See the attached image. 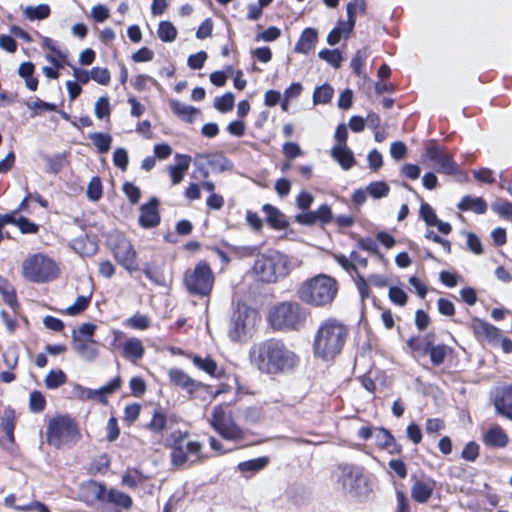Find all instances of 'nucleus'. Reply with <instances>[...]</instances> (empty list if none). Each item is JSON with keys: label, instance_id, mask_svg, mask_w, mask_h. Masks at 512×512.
Returning <instances> with one entry per match:
<instances>
[{"label": "nucleus", "instance_id": "14", "mask_svg": "<svg viewBox=\"0 0 512 512\" xmlns=\"http://www.w3.org/2000/svg\"><path fill=\"white\" fill-rule=\"evenodd\" d=\"M423 157L433 163L438 173L445 175H456L460 168L449 150L445 146H440L435 139H430L425 143Z\"/></svg>", "mask_w": 512, "mask_h": 512}, {"label": "nucleus", "instance_id": "64", "mask_svg": "<svg viewBox=\"0 0 512 512\" xmlns=\"http://www.w3.org/2000/svg\"><path fill=\"white\" fill-rule=\"evenodd\" d=\"M396 512H411L410 501L401 490L396 491Z\"/></svg>", "mask_w": 512, "mask_h": 512}, {"label": "nucleus", "instance_id": "39", "mask_svg": "<svg viewBox=\"0 0 512 512\" xmlns=\"http://www.w3.org/2000/svg\"><path fill=\"white\" fill-rule=\"evenodd\" d=\"M67 381L66 374L61 369L51 370L45 377L44 383L48 389H57Z\"/></svg>", "mask_w": 512, "mask_h": 512}, {"label": "nucleus", "instance_id": "31", "mask_svg": "<svg viewBox=\"0 0 512 512\" xmlns=\"http://www.w3.org/2000/svg\"><path fill=\"white\" fill-rule=\"evenodd\" d=\"M359 10L361 13L366 11V3L364 0H354L347 4V21H340L342 26H346L348 32H352L356 23V12Z\"/></svg>", "mask_w": 512, "mask_h": 512}, {"label": "nucleus", "instance_id": "42", "mask_svg": "<svg viewBox=\"0 0 512 512\" xmlns=\"http://www.w3.org/2000/svg\"><path fill=\"white\" fill-rule=\"evenodd\" d=\"M334 90L329 84L316 87L313 93L314 104H327L331 101Z\"/></svg>", "mask_w": 512, "mask_h": 512}, {"label": "nucleus", "instance_id": "36", "mask_svg": "<svg viewBox=\"0 0 512 512\" xmlns=\"http://www.w3.org/2000/svg\"><path fill=\"white\" fill-rule=\"evenodd\" d=\"M98 152L106 153L111 148L112 137L108 133L94 132L88 135Z\"/></svg>", "mask_w": 512, "mask_h": 512}, {"label": "nucleus", "instance_id": "35", "mask_svg": "<svg viewBox=\"0 0 512 512\" xmlns=\"http://www.w3.org/2000/svg\"><path fill=\"white\" fill-rule=\"evenodd\" d=\"M167 426V415L162 408H157L152 414L147 428L154 433H162Z\"/></svg>", "mask_w": 512, "mask_h": 512}, {"label": "nucleus", "instance_id": "50", "mask_svg": "<svg viewBox=\"0 0 512 512\" xmlns=\"http://www.w3.org/2000/svg\"><path fill=\"white\" fill-rule=\"evenodd\" d=\"M110 103L107 97H100L94 105V113L98 119H106L110 116Z\"/></svg>", "mask_w": 512, "mask_h": 512}, {"label": "nucleus", "instance_id": "22", "mask_svg": "<svg viewBox=\"0 0 512 512\" xmlns=\"http://www.w3.org/2000/svg\"><path fill=\"white\" fill-rule=\"evenodd\" d=\"M73 348L85 361H93L98 355L96 343L93 340L82 339L73 331Z\"/></svg>", "mask_w": 512, "mask_h": 512}, {"label": "nucleus", "instance_id": "58", "mask_svg": "<svg viewBox=\"0 0 512 512\" xmlns=\"http://www.w3.org/2000/svg\"><path fill=\"white\" fill-rule=\"evenodd\" d=\"M45 398L39 391H33L30 394L29 406L33 412H41L45 408Z\"/></svg>", "mask_w": 512, "mask_h": 512}, {"label": "nucleus", "instance_id": "48", "mask_svg": "<svg viewBox=\"0 0 512 512\" xmlns=\"http://www.w3.org/2000/svg\"><path fill=\"white\" fill-rule=\"evenodd\" d=\"M352 32L346 30V26H342L340 22L338 26L334 27L327 36V42L329 45L334 46L340 42L342 37L348 38Z\"/></svg>", "mask_w": 512, "mask_h": 512}, {"label": "nucleus", "instance_id": "43", "mask_svg": "<svg viewBox=\"0 0 512 512\" xmlns=\"http://www.w3.org/2000/svg\"><path fill=\"white\" fill-rule=\"evenodd\" d=\"M1 428L8 440L13 443L14 442V414L11 410H5L3 416L1 417Z\"/></svg>", "mask_w": 512, "mask_h": 512}, {"label": "nucleus", "instance_id": "52", "mask_svg": "<svg viewBox=\"0 0 512 512\" xmlns=\"http://www.w3.org/2000/svg\"><path fill=\"white\" fill-rule=\"evenodd\" d=\"M388 467L401 480L408 475L407 465L402 459H391L388 462Z\"/></svg>", "mask_w": 512, "mask_h": 512}, {"label": "nucleus", "instance_id": "51", "mask_svg": "<svg viewBox=\"0 0 512 512\" xmlns=\"http://www.w3.org/2000/svg\"><path fill=\"white\" fill-rule=\"evenodd\" d=\"M420 217L425 221L428 226H435L437 224V215L433 208L426 202L420 205Z\"/></svg>", "mask_w": 512, "mask_h": 512}, {"label": "nucleus", "instance_id": "12", "mask_svg": "<svg viewBox=\"0 0 512 512\" xmlns=\"http://www.w3.org/2000/svg\"><path fill=\"white\" fill-rule=\"evenodd\" d=\"M23 276L34 283H45L59 274L57 263L47 255L36 253L22 264Z\"/></svg>", "mask_w": 512, "mask_h": 512}, {"label": "nucleus", "instance_id": "62", "mask_svg": "<svg viewBox=\"0 0 512 512\" xmlns=\"http://www.w3.org/2000/svg\"><path fill=\"white\" fill-rule=\"evenodd\" d=\"M131 394L135 397H141L147 390L146 382L141 377H133L130 379Z\"/></svg>", "mask_w": 512, "mask_h": 512}, {"label": "nucleus", "instance_id": "29", "mask_svg": "<svg viewBox=\"0 0 512 512\" xmlns=\"http://www.w3.org/2000/svg\"><path fill=\"white\" fill-rule=\"evenodd\" d=\"M331 156L344 170L351 169L356 163L353 152L347 146H334Z\"/></svg>", "mask_w": 512, "mask_h": 512}, {"label": "nucleus", "instance_id": "9", "mask_svg": "<svg viewBox=\"0 0 512 512\" xmlns=\"http://www.w3.org/2000/svg\"><path fill=\"white\" fill-rule=\"evenodd\" d=\"M215 275L206 260L198 261L193 268H188L183 274V285L192 296L208 297L213 291Z\"/></svg>", "mask_w": 512, "mask_h": 512}, {"label": "nucleus", "instance_id": "20", "mask_svg": "<svg viewBox=\"0 0 512 512\" xmlns=\"http://www.w3.org/2000/svg\"><path fill=\"white\" fill-rule=\"evenodd\" d=\"M496 413L512 421V384L503 386L493 400Z\"/></svg>", "mask_w": 512, "mask_h": 512}, {"label": "nucleus", "instance_id": "1", "mask_svg": "<svg viewBox=\"0 0 512 512\" xmlns=\"http://www.w3.org/2000/svg\"><path fill=\"white\" fill-rule=\"evenodd\" d=\"M252 364L263 374L280 375L300 364V357L290 350L282 339L269 338L253 345L250 350Z\"/></svg>", "mask_w": 512, "mask_h": 512}, {"label": "nucleus", "instance_id": "49", "mask_svg": "<svg viewBox=\"0 0 512 512\" xmlns=\"http://www.w3.org/2000/svg\"><path fill=\"white\" fill-rule=\"evenodd\" d=\"M480 446L475 441H469L461 452V458L468 462H474L479 457Z\"/></svg>", "mask_w": 512, "mask_h": 512}, {"label": "nucleus", "instance_id": "11", "mask_svg": "<svg viewBox=\"0 0 512 512\" xmlns=\"http://www.w3.org/2000/svg\"><path fill=\"white\" fill-rule=\"evenodd\" d=\"M211 427L224 439L242 441L245 439L244 430L234 421L229 403H221L213 407Z\"/></svg>", "mask_w": 512, "mask_h": 512}, {"label": "nucleus", "instance_id": "38", "mask_svg": "<svg viewBox=\"0 0 512 512\" xmlns=\"http://www.w3.org/2000/svg\"><path fill=\"white\" fill-rule=\"evenodd\" d=\"M269 463V457L263 456L255 459H250L239 463L238 468L241 472H259L264 469Z\"/></svg>", "mask_w": 512, "mask_h": 512}, {"label": "nucleus", "instance_id": "46", "mask_svg": "<svg viewBox=\"0 0 512 512\" xmlns=\"http://www.w3.org/2000/svg\"><path fill=\"white\" fill-rule=\"evenodd\" d=\"M388 298L393 304L400 307L405 306L408 302L407 293L398 286H391L389 288Z\"/></svg>", "mask_w": 512, "mask_h": 512}, {"label": "nucleus", "instance_id": "56", "mask_svg": "<svg viewBox=\"0 0 512 512\" xmlns=\"http://www.w3.org/2000/svg\"><path fill=\"white\" fill-rule=\"evenodd\" d=\"M228 74H233V67L232 66H226L224 71H214L210 74V81L212 84H214L217 87H222L225 85Z\"/></svg>", "mask_w": 512, "mask_h": 512}, {"label": "nucleus", "instance_id": "19", "mask_svg": "<svg viewBox=\"0 0 512 512\" xmlns=\"http://www.w3.org/2000/svg\"><path fill=\"white\" fill-rule=\"evenodd\" d=\"M159 205L160 202L156 197H152L148 203L141 205L138 223L142 228L151 229L160 224Z\"/></svg>", "mask_w": 512, "mask_h": 512}, {"label": "nucleus", "instance_id": "40", "mask_svg": "<svg viewBox=\"0 0 512 512\" xmlns=\"http://www.w3.org/2000/svg\"><path fill=\"white\" fill-rule=\"evenodd\" d=\"M0 293L2 294L3 301L10 307H14L17 304V298L13 286L7 279L0 275Z\"/></svg>", "mask_w": 512, "mask_h": 512}, {"label": "nucleus", "instance_id": "61", "mask_svg": "<svg viewBox=\"0 0 512 512\" xmlns=\"http://www.w3.org/2000/svg\"><path fill=\"white\" fill-rule=\"evenodd\" d=\"M89 302H90V297L79 296L76 299V301L67 308L66 311L69 315H77L87 308Z\"/></svg>", "mask_w": 512, "mask_h": 512}, {"label": "nucleus", "instance_id": "4", "mask_svg": "<svg viewBox=\"0 0 512 512\" xmlns=\"http://www.w3.org/2000/svg\"><path fill=\"white\" fill-rule=\"evenodd\" d=\"M252 269L259 281L276 283L290 274L291 261L286 254L271 250L258 254Z\"/></svg>", "mask_w": 512, "mask_h": 512}, {"label": "nucleus", "instance_id": "15", "mask_svg": "<svg viewBox=\"0 0 512 512\" xmlns=\"http://www.w3.org/2000/svg\"><path fill=\"white\" fill-rule=\"evenodd\" d=\"M256 312L251 307L243 302H238L234 310L229 328V338L233 342H240L247 334V327L250 323V318L255 316Z\"/></svg>", "mask_w": 512, "mask_h": 512}, {"label": "nucleus", "instance_id": "7", "mask_svg": "<svg viewBox=\"0 0 512 512\" xmlns=\"http://www.w3.org/2000/svg\"><path fill=\"white\" fill-rule=\"evenodd\" d=\"M188 432L177 430L167 437L168 447L171 449V462L176 466H181L188 461L194 463H203L208 456L202 453L203 444L196 440L188 438Z\"/></svg>", "mask_w": 512, "mask_h": 512}, {"label": "nucleus", "instance_id": "6", "mask_svg": "<svg viewBox=\"0 0 512 512\" xmlns=\"http://www.w3.org/2000/svg\"><path fill=\"white\" fill-rule=\"evenodd\" d=\"M81 498L88 505H104L108 512L128 509V495L113 488L107 489L105 485L93 480L82 484Z\"/></svg>", "mask_w": 512, "mask_h": 512}, {"label": "nucleus", "instance_id": "37", "mask_svg": "<svg viewBox=\"0 0 512 512\" xmlns=\"http://www.w3.org/2000/svg\"><path fill=\"white\" fill-rule=\"evenodd\" d=\"M157 35L162 42H173L178 35L176 27L170 21H161L158 25Z\"/></svg>", "mask_w": 512, "mask_h": 512}, {"label": "nucleus", "instance_id": "27", "mask_svg": "<svg viewBox=\"0 0 512 512\" xmlns=\"http://www.w3.org/2000/svg\"><path fill=\"white\" fill-rule=\"evenodd\" d=\"M193 364L200 370L204 371L211 377L215 378H221L224 375L223 369H218V365L216 361L211 358L210 356H207L205 358L201 357L200 355H193L190 357Z\"/></svg>", "mask_w": 512, "mask_h": 512}, {"label": "nucleus", "instance_id": "45", "mask_svg": "<svg viewBox=\"0 0 512 512\" xmlns=\"http://www.w3.org/2000/svg\"><path fill=\"white\" fill-rule=\"evenodd\" d=\"M235 103V97L231 92H227L222 96L216 97L214 107L221 113L230 112Z\"/></svg>", "mask_w": 512, "mask_h": 512}, {"label": "nucleus", "instance_id": "8", "mask_svg": "<svg viewBox=\"0 0 512 512\" xmlns=\"http://www.w3.org/2000/svg\"><path fill=\"white\" fill-rule=\"evenodd\" d=\"M406 346L412 358L419 361L429 356L435 367L441 366L447 356L453 352V349L444 343L435 344L434 333L411 336L406 341Z\"/></svg>", "mask_w": 512, "mask_h": 512}, {"label": "nucleus", "instance_id": "18", "mask_svg": "<svg viewBox=\"0 0 512 512\" xmlns=\"http://www.w3.org/2000/svg\"><path fill=\"white\" fill-rule=\"evenodd\" d=\"M470 329L478 342L491 345L499 344L502 331L493 324L478 317H473L470 322Z\"/></svg>", "mask_w": 512, "mask_h": 512}, {"label": "nucleus", "instance_id": "17", "mask_svg": "<svg viewBox=\"0 0 512 512\" xmlns=\"http://www.w3.org/2000/svg\"><path fill=\"white\" fill-rule=\"evenodd\" d=\"M411 481V498L419 504L427 503L434 493L436 481L424 473H421L419 476L413 474Z\"/></svg>", "mask_w": 512, "mask_h": 512}, {"label": "nucleus", "instance_id": "34", "mask_svg": "<svg viewBox=\"0 0 512 512\" xmlns=\"http://www.w3.org/2000/svg\"><path fill=\"white\" fill-rule=\"evenodd\" d=\"M23 15L30 21L43 20L49 17L50 7L47 4L37 6H27L23 10Z\"/></svg>", "mask_w": 512, "mask_h": 512}, {"label": "nucleus", "instance_id": "57", "mask_svg": "<svg viewBox=\"0 0 512 512\" xmlns=\"http://www.w3.org/2000/svg\"><path fill=\"white\" fill-rule=\"evenodd\" d=\"M87 196L92 201H97L102 196V185L98 177H93L87 187Z\"/></svg>", "mask_w": 512, "mask_h": 512}, {"label": "nucleus", "instance_id": "63", "mask_svg": "<svg viewBox=\"0 0 512 512\" xmlns=\"http://www.w3.org/2000/svg\"><path fill=\"white\" fill-rule=\"evenodd\" d=\"M493 210L497 212L502 217L510 218L512 217V203L508 200H498L493 204Z\"/></svg>", "mask_w": 512, "mask_h": 512}, {"label": "nucleus", "instance_id": "41", "mask_svg": "<svg viewBox=\"0 0 512 512\" xmlns=\"http://www.w3.org/2000/svg\"><path fill=\"white\" fill-rule=\"evenodd\" d=\"M318 56L335 69L341 67L343 57L341 52L337 49H322L319 51Z\"/></svg>", "mask_w": 512, "mask_h": 512}, {"label": "nucleus", "instance_id": "47", "mask_svg": "<svg viewBox=\"0 0 512 512\" xmlns=\"http://www.w3.org/2000/svg\"><path fill=\"white\" fill-rule=\"evenodd\" d=\"M367 191L373 198L378 199L387 196L389 194L390 187L384 181H375L368 185Z\"/></svg>", "mask_w": 512, "mask_h": 512}, {"label": "nucleus", "instance_id": "30", "mask_svg": "<svg viewBox=\"0 0 512 512\" xmlns=\"http://www.w3.org/2000/svg\"><path fill=\"white\" fill-rule=\"evenodd\" d=\"M457 208L461 211H473L476 214H484L488 206L482 197L473 198L466 195L458 203Z\"/></svg>", "mask_w": 512, "mask_h": 512}, {"label": "nucleus", "instance_id": "44", "mask_svg": "<svg viewBox=\"0 0 512 512\" xmlns=\"http://www.w3.org/2000/svg\"><path fill=\"white\" fill-rule=\"evenodd\" d=\"M26 106L33 110L32 117H36L41 112H54L57 110V106L53 103L45 102L39 98L34 101L26 102Z\"/></svg>", "mask_w": 512, "mask_h": 512}, {"label": "nucleus", "instance_id": "10", "mask_svg": "<svg viewBox=\"0 0 512 512\" xmlns=\"http://www.w3.org/2000/svg\"><path fill=\"white\" fill-rule=\"evenodd\" d=\"M46 437L50 445L60 448L75 444L80 438V432L72 417L58 415L49 420Z\"/></svg>", "mask_w": 512, "mask_h": 512}, {"label": "nucleus", "instance_id": "55", "mask_svg": "<svg viewBox=\"0 0 512 512\" xmlns=\"http://www.w3.org/2000/svg\"><path fill=\"white\" fill-rule=\"evenodd\" d=\"M354 282L357 287L358 293L360 295V298L362 301H365L370 297V287L368 282L365 280L363 275H361L359 272L355 274Z\"/></svg>", "mask_w": 512, "mask_h": 512}, {"label": "nucleus", "instance_id": "3", "mask_svg": "<svg viewBox=\"0 0 512 512\" xmlns=\"http://www.w3.org/2000/svg\"><path fill=\"white\" fill-rule=\"evenodd\" d=\"M338 293L337 281L328 275L319 274L304 281L297 290L298 298L312 306H330Z\"/></svg>", "mask_w": 512, "mask_h": 512}, {"label": "nucleus", "instance_id": "60", "mask_svg": "<svg viewBox=\"0 0 512 512\" xmlns=\"http://www.w3.org/2000/svg\"><path fill=\"white\" fill-rule=\"evenodd\" d=\"M207 57H208V55L205 51H199V52L192 54L188 57L187 64L191 69H194V70L201 69L205 64Z\"/></svg>", "mask_w": 512, "mask_h": 512}, {"label": "nucleus", "instance_id": "21", "mask_svg": "<svg viewBox=\"0 0 512 512\" xmlns=\"http://www.w3.org/2000/svg\"><path fill=\"white\" fill-rule=\"evenodd\" d=\"M482 440L487 447L500 449L508 445L509 436L500 425H494L484 433Z\"/></svg>", "mask_w": 512, "mask_h": 512}, {"label": "nucleus", "instance_id": "16", "mask_svg": "<svg viewBox=\"0 0 512 512\" xmlns=\"http://www.w3.org/2000/svg\"><path fill=\"white\" fill-rule=\"evenodd\" d=\"M168 380L172 387L184 391L189 400L195 399L198 392L204 388V385L201 382L193 379L180 368L169 369Z\"/></svg>", "mask_w": 512, "mask_h": 512}, {"label": "nucleus", "instance_id": "24", "mask_svg": "<svg viewBox=\"0 0 512 512\" xmlns=\"http://www.w3.org/2000/svg\"><path fill=\"white\" fill-rule=\"evenodd\" d=\"M262 211L266 215L267 224L274 230H284L288 228L289 222L286 216L275 206L271 204H264Z\"/></svg>", "mask_w": 512, "mask_h": 512}, {"label": "nucleus", "instance_id": "26", "mask_svg": "<svg viewBox=\"0 0 512 512\" xmlns=\"http://www.w3.org/2000/svg\"><path fill=\"white\" fill-rule=\"evenodd\" d=\"M169 107L175 116L183 122L190 124L193 123L195 117L201 113L198 108L185 105L176 99L169 100Z\"/></svg>", "mask_w": 512, "mask_h": 512}, {"label": "nucleus", "instance_id": "53", "mask_svg": "<svg viewBox=\"0 0 512 512\" xmlns=\"http://www.w3.org/2000/svg\"><path fill=\"white\" fill-rule=\"evenodd\" d=\"M282 152L288 161L302 156L303 154L301 147L295 142H285L282 146Z\"/></svg>", "mask_w": 512, "mask_h": 512}, {"label": "nucleus", "instance_id": "5", "mask_svg": "<svg viewBox=\"0 0 512 512\" xmlns=\"http://www.w3.org/2000/svg\"><path fill=\"white\" fill-rule=\"evenodd\" d=\"M309 312L296 301H283L271 308L270 326L277 331H299L306 323Z\"/></svg>", "mask_w": 512, "mask_h": 512}, {"label": "nucleus", "instance_id": "59", "mask_svg": "<svg viewBox=\"0 0 512 512\" xmlns=\"http://www.w3.org/2000/svg\"><path fill=\"white\" fill-rule=\"evenodd\" d=\"M151 320L147 315L135 313L130 317V327L138 330H145L150 327Z\"/></svg>", "mask_w": 512, "mask_h": 512}, {"label": "nucleus", "instance_id": "28", "mask_svg": "<svg viewBox=\"0 0 512 512\" xmlns=\"http://www.w3.org/2000/svg\"><path fill=\"white\" fill-rule=\"evenodd\" d=\"M120 384V378L115 377L107 385H104L99 389H87L86 395L90 399L98 400L101 403H106L107 396L118 390L120 388Z\"/></svg>", "mask_w": 512, "mask_h": 512}, {"label": "nucleus", "instance_id": "25", "mask_svg": "<svg viewBox=\"0 0 512 512\" xmlns=\"http://www.w3.org/2000/svg\"><path fill=\"white\" fill-rule=\"evenodd\" d=\"M317 41V30L311 27L305 28L295 44L294 51L301 54H308L315 48Z\"/></svg>", "mask_w": 512, "mask_h": 512}, {"label": "nucleus", "instance_id": "54", "mask_svg": "<svg viewBox=\"0 0 512 512\" xmlns=\"http://www.w3.org/2000/svg\"><path fill=\"white\" fill-rule=\"evenodd\" d=\"M378 432L377 438L379 439L378 446L381 449H389L391 442L395 439L394 435L384 427H376Z\"/></svg>", "mask_w": 512, "mask_h": 512}, {"label": "nucleus", "instance_id": "2", "mask_svg": "<svg viewBox=\"0 0 512 512\" xmlns=\"http://www.w3.org/2000/svg\"><path fill=\"white\" fill-rule=\"evenodd\" d=\"M350 337L349 325L337 318L327 317L318 324L312 341L315 359L333 363L342 354Z\"/></svg>", "mask_w": 512, "mask_h": 512}, {"label": "nucleus", "instance_id": "23", "mask_svg": "<svg viewBox=\"0 0 512 512\" xmlns=\"http://www.w3.org/2000/svg\"><path fill=\"white\" fill-rule=\"evenodd\" d=\"M176 164L168 168L171 182L173 185L179 184L190 167L191 157L187 154H176Z\"/></svg>", "mask_w": 512, "mask_h": 512}, {"label": "nucleus", "instance_id": "13", "mask_svg": "<svg viewBox=\"0 0 512 512\" xmlns=\"http://www.w3.org/2000/svg\"><path fill=\"white\" fill-rule=\"evenodd\" d=\"M336 482L345 493L353 496L361 495L362 486H366L368 479L365 475V468L363 466L353 463H339L337 465Z\"/></svg>", "mask_w": 512, "mask_h": 512}, {"label": "nucleus", "instance_id": "32", "mask_svg": "<svg viewBox=\"0 0 512 512\" xmlns=\"http://www.w3.org/2000/svg\"><path fill=\"white\" fill-rule=\"evenodd\" d=\"M71 248L82 256H91L97 251L96 243L87 236H80L72 240Z\"/></svg>", "mask_w": 512, "mask_h": 512}, {"label": "nucleus", "instance_id": "33", "mask_svg": "<svg viewBox=\"0 0 512 512\" xmlns=\"http://www.w3.org/2000/svg\"><path fill=\"white\" fill-rule=\"evenodd\" d=\"M34 64L32 62H24L18 68V74L25 80L26 87L35 91L38 87V79L34 77Z\"/></svg>", "mask_w": 512, "mask_h": 512}]
</instances>
